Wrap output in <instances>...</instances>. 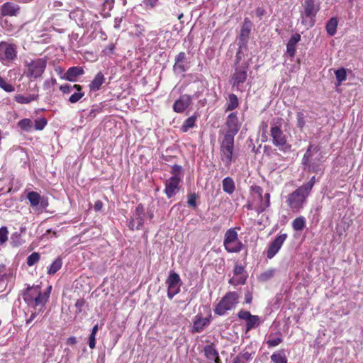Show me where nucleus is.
Instances as JSON below:
<instances>
[{
    "mask_svg": "<svg viewBox=\"0 0 363 363\" xmlns=\"http://www.w3.org/2000/svg\"><path fill=\"white\" fill-rule=\"evenodd\" d=\"M252 23L248 18H245L239 38V44L247 45Z\"/></svg>",
    "mask_w": 363,
    "mask_h": 363,
    "instance_id": "nucleus-18",
    "label": "nucleus"
},
{
    "mask_svg": "<svg viewBox=\"0 0 363 363\" xmlns=\"http://www.w3.org/2000/svg\"><path fill=\"white\" fill-rule=\"evenodd\" d=\"M17 57V47L14 44L6 42L0 43V60L3 62H11Z\"/></svg>",
    "mask_w": 363,
    "mask_h": 363,
    "instance_id": "nucleus-8",
    "label": "nucleus"
},
{
    "mask_svg": "<svg viewBox=\"0 0 363 363\" xmlns=\"http://www.w3.org/2000/svg\"><path fill=\"white\" fill-rule=\"evenodd\" d=\"M0 88L6 92H13L15 89L13 85L8 83L3 77L0 76Z\"/></svg>",
    "mask_w": 363,
    "mask_h": 363,
    "instance_id": "nucleus-41",
    "label": "nucleus"
},
{
    "mask_svg": "<svg viewBox=\"0 0 363 363\" xmlns=\"http://www.w3.org/2000/svg\"><path fill=\"white\" fill-rule=\"evenodd\" d=\"M222 183H223V189L225 192H226L228 194H232L234 192V191L235 189V186L234 181L232 178L225 177L223 180Z\"/></svg>",
    "mask_w": 363,
    "mask_h": 363,
    "instance_id": "nucleus-25",
    "label": "nucleus"
},
{
    "mask_svg": "<svg viewBox=\"0 0 363 363\" xmlns=\"http://www.w3.org/2000/svg\"><path fill=\"white\" fill-rule=\"evenodd\" d=\"M270 358L274 363H287V358L284 351L274 352Z\"/></svg>",
    "mask_w": 363,
    "mask_h": 363,
    "instance_id": "nucleus-31",
    "label": "nucleus"
},
{
    "mask_svg": "<svg viewBox=\"0 0 363 363\" xmlns=\"http://www.w3.org/2000/svg\"><path fill=\"white\" fill-rule=\"evenodd\" d=\"M239 105L238 98L234 94H230L228 96V102L225 104V111H233Z\"/></svg>",
    "mask_w": 363,
    "mask_h": 363,
    "instance_id": "nucleus-27",
    "label": "nucleus"
},
{
    "mask_svg": "<svg viewBox=\"0 0 363 363\" xmlns=\"http://www.w3.org/2000/svg\"><path fill=\"white\" fill-rule=\"evenodd\" d=\"M249 65L248 62H243L242 65H235V72L231 77L233 87L236 86L239 89L240 86L245 82Z\"/></svg>",
    "mask_w": 363,
    "mask_h": 363,
    "instance_id": "nucleus-7",
    "label": "nucleus"
},
{
    "mask_svg": "<svg viewBox=\"0 0 363 363\" xmlns=\"http://www.w3.org/2000/svg\"><path fill=\"white\" fill-rule=\"evenodd\" d=\"M247 49V45L239 44V48L236 53L235 65H242V58L244 57L243 50Z\"/></svg>",
    "mask_w": 363,
    "mask_h": 363,
    "instance_id": "nucleus-36",
    "label": "nucleus"
},
{
    "mask_svg": "<svg viewBox=\"0 0 363 363\" xmlns=\"http://www.w3.org/2000/svg\"><path fill=\"white\" fill-rule=\"evenodd\" d=\"M196 194H191L188 196L187 203L189 206L195 208L196 207Z\"/></svg>",
    "mask_w": 363,
    "mask_h": 363,
    "instance_id": "nucleus-50",
    "label": "nucleus"
},
{
    "mask_svg": "<svg viewBox=\"0 0 363 363\" xmlns=\"http://www.w3.org/2000/svg\"><path fill=\"white\" fill-rule=\"evenodd\" d=\"M4 16H16L20 11V6L13 2H6L0 8Z\"/></svg>",
    "mask_w": 363,
    "mask_h": 363,
    "instance_id": "nucleus-19",
    "label": "nucleus"
},
{
    "mask_svg": "<svg viewBox=\"0 0 363 363\" xmlns=\"http://www.w3.org/2000/svg\"><path fill=\"white\" fill-rule=\"evenodd\" d=\"M234 150V137L230 135H224L220 144V155L222 161L229 166L233 159Z\"/></svg>",
    "mask_w": 363,
    "mask_h": 363,
    "instance_id": "nucleus-5",
    "label": "nucleus"
},
{
    "mask_svg": "<svg viewBox=\"0 0 363 363\" xmlns=\"http://www.w3.org/2000/svg\"><path fill=\"white\" fill-rule=\"evenodd\" d=\"M77 311L80 313L82 308L85 307V301L84 299H78L75 303Z\"/></svg>",
    "mask_w": 363,
    "mask_h": 363,
    "instance_id": "nucleus-54",
    "label": "nucleus"
},
{
    "mask_svg": "<svg viewBox=\"0 0 363 363\" xmlns=\"http://www.w3.org/2000/svg\"><path fill=\"white\" fill-rule=\"evenodd\" d=\"M39 204L40 205V207L42 208H45L48 206V203L47 201H45V200L41 199L40 202Z\"/></svg>",
    "mask_w": 363,
    "mask_h": 363,
    "instance_id": "nucleus-64",
    "label": "nucleus"
},
{
    "mask_svg": "<svg viewBox=\"0 0 363 363\" xmlns=\"http://www.w3.org/2000/svg\"><path fill=\"white\" fill-rule=\"evenodd\" d=\"M98 325H95L92 330H91V335L89 336V346L90 348L93 349L95 347V345H96V335L98 332Z\"/></svg>",
    "mask_w": 363,
    "mask_h": 363,
    "instance_id": "nucleus-38",
    "label": "nucleus"
},
{
    "mask_svg": "<svg viewBox=\"0 0 363 363\" xmlns=\"http://www.w3.org/2000/svg\"><path fill=\"white\" fill-rule=\"evenodd\" d=\"M238 316V318H259L257 315H251L250 312L246 311H240Z\"/></svg>",
    "mask_w": 363,
    "mask_h": 363,
    "instance_id": "nucleus-55",
    "label": "nucleus"
},
{
    "mask_svg": "<svg viewBox=\"0 0 363 363\" xmlns=\"http://www.w3.org/2000/svg\"><path fill=\"white\" fill-rule=\"evenodd\" d=\"M239 295L235 291L229 292L220 301L215 308V313L223 315L228 311L235 308L238 302Z\"/></svg>",
    "mask_w": 363,
    "mask_h": 363,
    "instance_id": "nucleus-4",
    "label": "nucleus"
},
{
    "mask_svg": "<svg viewBox=\"0 0 363 363\" xmlns=\"http://www.w3.org/2000/svg\"><path fill=\"white\" fill-rule=\"evenodd\" d=\"M18 126L26 132H29L33 128V122L29 118H23L18 122Z\"/></svg>",
    "mask_w": 363,
    "mask_h": 363,
    "instance_id": "nucleus-34",
    "label": "nucleus"
},
{
    "mask_svg": "<svg viewBox=\"0 0 363 363\" xmlns=\"http://www.w3.org/2000/svg\"><path fill=\"white\" fill-rule=\"evenodd\" d=\"M270 135L272 138V143L278 147L279 150L286 151L290 148L287 143L286 137L281 128L277 125H273L270 129Z\"/></svg>",
    "mask_w": 363,
    "mask_h": 363,
    "instance_id": "nucleus-6",
    "label": "nucleus"
},
{
    "mask_svg": "<svg viewBox=\"0 0 363 363\" xmlns=\"http://www.w3.org/2000/svg\"><path fill=\"white\" fill-rule=\"evenodd\" d=\"M51 286L46 291L41 293L38 286H28L23 294V300L28 304L34 306H43L50 296Z\"/></svg>",
    "mask_w": 363,
    "mask_h": 363,
    "instance_id": "nucleus-1",
    "label": "nucleus"
},
{
    "mask_svg": "<svg viewBox=\"0 0 363 363\" xmlns=\"http://www.w3.org/2000/svg\"><path fill=\"white\" fill-rule=\"evenodd\" d=\"M9 231L6 226L0 228V246L8 240Z\"/></svg>",
    "mask_w": 363,
    "mask_h": 363,
    "instance_id": "nucleus-44",
    "label": "nucleus"
},
{
    "mask_svg": "<svg viewBox=\"0 0 363 363\" xmlns=\"http://www.w3.org/2000/svg\"><path fill=\"white\" fill-rule=\"evenodd\" d=\"M210 323V319H196L193 325L192 332L199 333L203 330V328L208 325Z\"/></svg>",
    "mask_w": 363,
    "mask_h": 363,
    "instance_id": "nucleus-26",
    "label": "nucleus"
},
{
    "mask_svg": "<svg viewBox=\"0 0 363 363\" xmlns=\"http://www.w3.org/2000/svg\"><path fill=\"white\" fill-rule=\"evenodd\" d=\"M128 226L130 228V230H134V228H135V220H134V218H133V217L129 220Z\"/></svg>",
    "mask_w": 363,
    "mask_h": 363,
    "instance_id": "nucleus-62",
    "label": "nucleus"
},
{
    "mask_svg": "<svg viewBox=\"0 0 363 363\" xmlns=\"http://www.w3.org/2000/svg\"><path fill=\"white\" fill-rule=\"evenodd\" d=\"M196 120V116H192L186 118L182 126V130L184 133L187 132L190 128L195 125Z\"/></svg>",
    "mask_w": 363,
    "mask_h": 363,
    "instance_id": "nucleus-35",
    "label": "nucleus"
},
{
    "mask_svg": "<svg viewBox=\"0 0 363 363\" xmlns=\"http://www.w3.org/2000/svg\"><path fill=\"white\" fill-rule=\"evenodd\" d=\"M297 126L299 129L302 130L305 126V116L302 112H298L296 114Z\"/></svg>",
    "mask_w": 363,
    "mask_h": 363,
    "instance_id": "nucleus-46",
    "label": "nucleus"
},
{
    "mask_svg": "<svg viewBox=\"0 0 363 363\" xmlns=\"http://www.w3.org/2000/svg\"><path fill=\"white\" fill-rule=\"evenodd\" d=\"M287 238L286 234H281L269 244L267 251V257L272 259L275 255L279 251L286 239Z\"/></svg>",
    "mask_w": 363,
    "mask_h": 363,
    "instance_id": "nucleus-12",
    "label": "nucleus"
},
{
    "mask_svg": "<svg viewBox=\"0 0 363 363\" xmlns=\"http://www.w3.org/2000/svg\"><path fill=\"white\" fill-rule=\"evenodd\" d=\"M203 351L206 357L208 360L213 361L215 363H221L218 356V352L213 345H206L204 347Z\"/></svg>",
    "mask_w": 363,
    "mask_h": 363,
    "instance_id": "nucleus-22",
    "label": "nucleus"
},
{
    "mask_svg": "<svg viewBox=\"0 0 363 363\" xmlns=\"http://www.w3.org/2000/svg\"><path fill=\"white\" fill-rule=\"evenodd\" d=\"M315 182V177L313 176L308 182L303 184L301 187H302L307 193L310 194Z\"/></svg>",
    "mask_w": 363,
    "mask_h": 363,
    "instance_id": "nucleus-47",
    "label": "nucleus"
},
{
    "mask_svg": "<svg viewBox=\"0 0 363 363\" xmlns=\"http://www.w3.org/2000/svg\"><path fill=\"white\" fill-rule=\"evenodd\" d=\"M40 255L38 252H33L27 258V264L28 266H33L36 264L40 259Z\"/></svg>",
    "mask_w": 363,
    "mask_h": 363,
    "instance_id": "nucleus-42",
    "label": "nucleus"
},
{
    "mask_svg": "<svg viewBox=\"0 0 363 363\" xmlns=\"http://www.w3.org/2000/svg\"><path fill=\"white\" fill-rule=\"evenodd\" d=\"M224 245L225 250L230 253H236L240 252L243 247L244 245L238 239L236 242H233L231 243H228Z\"/></svg>",
    "mask_w": 363,
    "mask_h": 363,
    "instance_id": "nucleus-24",
    "label": "nucleus"
},
{
    "mask_svg": "<svg viewBox=\"0 0 363 363\" xmlns=\"http://www.w3.org/2000/svg\"><path fill=\"white\" fill-rule=\"evenodd\" d=\"M62 264V259L60 257L57 258L50 265L48 273L49 274H55L61 268Z\"/></svg>",
    "mask_w": 363,
    "mask_h": 363,
    "instance_id": "nucleus-37",
    "label": "nucleus"
},
{
    "mask_svg": "<svg viewBox=\"0 0 363 363\" xmlns=\"http://www.w3.org/2000/svg\"><path fill=\"white\" fill-rule=\"evenodd\" d=\"M47 125V120L41 118L35 121V129L38 130H43Z\"/></svg>",
    "mask_w": 363,
    "mask_h": 363,
    "instance_id": "nucleus-45",
    "label": "nucleus"
},
{
    "mask_svg": "<svg viewBox=\"0 0 363 363\" xmlns=\"http://www.w3.org/2000/svg\"><path fill=\"white\" fill-rule=\"evenodd\" d=\"M166 284L168 286L167 296L172 299L180 291L181 279L179 274L174 272H170Z\"/></svg>",
    "mask_w": 363,
    "mask_h": 363,
    "instance_id": "nucleus-10",
    "label": "nucleus"
},
{
    "mask_svg": "<svg viewBox=\"0 0 363 363\" xmlns=\"http://www.w3.org/2000/svg\"><path fill=\"white\" fill-rule=\"evenodd\" d=\"M253 191L262 199V189L259 186H252Z\"/></svg>",
    "mask_w": 363,
    "mask_h": 363,
    "instance_id": "nucleus-58",
    "label": "nucleus"
},
{
    "mask_svg": "<svg viewBox=\"0 0 363 363\" xmlns=\"http://www.w3.org/2000/svg\"><path fill=\"white\" fill-rule=\"evenodd\" d=\"M252 294L248 291L245 294V302L247 303H251L252 301Z\"/></svg>",
    "mask_w": 363,
    "mask_h": 363,
    "instance_id": "nucleus-63",
    "label": "nucleus"
},
{
    "mask_svg": "<svg viewBox=\"0 0 363 363\" xmlns=\"http://www.w3.org/2000/svg\"><path fill=\"white\" fill-rule=\"evenodd\" d=\"M102 207H103V203L101 201L98 200V201H96L95 202V203H94V209H95L96 211H101Z\"/></svg>",
    "mask_w": 363,
    "mask_h": 363,
    "instance_id": "nucleus-60",
    "label": "nucleus"
},
{
    "mask_svg": "<svg viewBox=\"0 0 363 363\" xmlns=\"http://www.w3.org/2000/svg\"><path fill=\"white\" fill-rule=\"evenodd\" d=\"M60 91H62L64 94H68V93H70L73 89H72V86L69 85V84H64V85H61L60 87Z\"/></svg>",
    "mask_w": 363,
    "mask_h": 363,
    "instance_id": "nucleus-57",
    "label": "nucleus"
},
{
    "mask_svg": "<svg viewBox=\"0 0 363 363\" xmlns=\"http://www.w3.org/2000/svg\"><path fill=\"white\" fill-rule=\"evenodd\" d=\"M246 328L247 331L250 330V329L255 328L256 325H259V319H246Z\"/></svg>",
    "mask_w": 363,
    "mask_h": 363,
    "instance_id": "nucleus-51",
    "label": "nucleus"
},
{
    "mask_svg": "<svg viewBox=\"0 0 363 363\" xmlns=\"http://www.w3.org/2000/svg\"><path fill=\"white\" fill-rule=\"evenodd\" d=\"M157 0H144V4L146 6L154 7L157 4Z\"/></svg>",
    "mask_w": 363,
    "mask_h": 363,
    "instance_id": "nucleus-61",
    "label": "nucleus"
},
{
    "mask_svg": "<svg viewBox=\"0 0 363 363\" xmlns=\"http://www.w3.org/2000/svg\"><path fill=\"white\" fill-rule=\"evenodd\" d=\"M84 69L81 67H72L67 69L63 79L69 82H76L77 78L84 74Z\"/></svg>",
    "mask_w": 363,
    "mask_h": 363,
    "instance_id": "nucleus-20",
    "label": "nucleus"
},
{
    "mask_svg": "<svg viewBox=\"0 0 363 363\" xmlns=\"http://www.w3.org/2000/svg\"><path fill=\"white\" fill-rule=\"evenodd\" d=\"M181 172H182V167L177 164H174L172 167L171 173L173 174V176H181Z\"/></svg>",
    "mask_w": 363,
    "mask_h": 363,
    "instance_id": "nucleus-56",
    "label": "nucleus"
},
{
    "mask_svg": "<svg viewBox=\"0 0 363 363\" xmlns=\"http://www.w3.org/2000/svg\"><path fill=\"white\" fill-rule=\"evenodd\" d=\"M286 52L289 57H294L296 54V45L287 43Z\"/></svg>",
    "mask_w": 363,
    "mask_h": 363,
    "instance_id": "nucleus-53",
    "label": "nucleus"
},
{
    "mask_svg": "<svg viewBox=\"0 0 363 363\" xmlns=\"http://www.w3.org/2000/svg\"><path fill=\"white\" fill-rule=\"evenodd\" d=\"M282 342V339L280 337H269L267 341V344L269 347H276Z\"/></svg>",
    "mask_w": 363,
    "mask_h": 363,
    "instance_id": "nucleus-48",
    "label": "nucleus"
},
{
    "mask_svg": "<svg viewBox=\"0 0 363 363\" xmlns=\"http://www.w3.org/2000/svg\"><path fill=\"white\" fill-rule=\"evenodd\" d=\"M144 208L141 204H140L136 207L133 215V218H134L135 223H137V230H140L144 224Z\"/></svg>",
    "mask_w": 363,
    "mask_h": 363,
    "instance_id": "nucleus-21",
    "label": "nucleus"
},
{
    "mask_svg": "<svg viewBox=\"0 0 363 363\" xmlns=\"http://www.w3.org/2000/svg\"><path fill=\"white\" fill-rule=\"evenodd\" d=\"M255 13H256V15L259 18H261L262 16L265 13V11L264 9L261 8V7H258L257 8L256 11H255Z\"/></svg>",
    "mask_w": 363,
    "mask_h": 363,
    "instance_id": "nucleus-59",
    "label": "nucleus"
},
{
    "mask_svg": "<svg viewBox=\"0 0 363 363\" xmlns=\"http://www.w3.org/2000/svg\"><path fill=\"white\" fill-rule=\"evenodd\" d=\"M335 74L339 84L343 81L346 80L347 74L344 68L337 69L335 72Z\"/></svg>",
    "mask_w": 363,
    "mask_h": 363,
    "instance_id": "nucleus-43",
    "label": "nucleus"
},
{
    "mask_svg": "<svg viewBox=\"0 0 363 363\" xmlns=\"http://www.w3.org/2000/svg\"><path fill=\"white\" fill-rule=\"evenodd\" d=\"M189 69L186 55L184 52H179L176 58L173 69L175 72L183 73Z\"/></svg>",
    "mask_w": 363,
    "mask_h": 363,
    "instance_id": "nucleus-16",
    "label": "nucleus"
},
{
    "mask_svg": "<svg viewBox=\"0 0 363 363\" xmlns=\"http://www.w3.org/2000/svg\"><path fill=\"white\" fill-rule=\"evenodd\" d=\"M38 96L30 94L27 96L21 94H17L15 96V101L19 104H28L37 99Z\"/></svg>",
    "mask_w": 363,
    "mask_h": 363,
    "instance_id": "nucleus-33",
    "label": "nucleus"
},
{
    "mask_svg": "<svg viewBox=\"0 0 363 363\" xmlns=\"http://www.w3.org/2000/svg\"><path fill=\"white\" fill-rule=\"evenodd\" d=\"M27 199L30 201L31 206L35 207L39 205L41 196L35 191H30L28 194Z\"/></svg>",
    "mask_w": 363,
    "mask_h": 363,
    "instance_id": "nucleus-32",
    "label": "nucleus"
},
{
    "mask_svg": "<svg viewBox=\"0 0 363 363\" xmlns=\"http://www.w3.org/2000/svg\"><path fill=\"white\" fill-rule=\"evenodd\" d=\"M309 194L302 187H298L288 195L286 203L293 212H298L303 207Z\"/></svg>",
    "mask_w": 363,
    "mask_h": 363,
    "instance_id": "nucleus-3",
    "label": "nucleus"
},
{
    "mask_svg": "<svg viewBox=\"0 0 363 363\" xmlns=\"http://www.w3.org/2000/svg\"><path fill=\"white\" fill-rule=\"evenodd\" d=\"M302 8L303 11L301 16L303 19L304 17L313 18L320 9L319 5L315 3V0H305L302 4Z\"/></svg>",
    "mask_w": 363,
    "mask_h": 363,
    "instance_id": "nucleus-11",
    "label": "nucleus"
},
{
    "mask_svg": "<svg viewBox=\"0 0 363 363\" xmlns=\"http://www.w3.org/2000/svg\"><path fill=\"white\" fill-rule=\"evenodd\" d=\"M84 95V92H75L70 96L69 101L72 104L76 103L79 101Z\"/></svg>",
    "mask_w": 363,
    "mask_h": 363,
    "instance_id": "nucleus-49",
    "label": "nucleus"
},
{
    "mask_svg": "<svg viewBox=\"0 0 363 363\" xmlns=\"http://www.w3.org/2000/svg\"><path fill=\"white\" fill-rule=\"evenodd\" d=\"M238 233L233 228H230L228 230L224 236L223 245L228 243H231L233 242H236L238 240Z\"/></svg>",
    "mask_w": 363,
    "mask_h": 363,
    "instance_id": "nucleus-29",
    "label": "nucleus"
},
{
    "mask_svg": "<svg viewBox=\"0 0 363 363\" xmlns=\"http://www.w3.org/2000/svg\"><path fill=\"white\" fill-rule=\"evenodd\" d=\"M264 202H262L257 209L259 213L264 211L270 205V194L269 193L264 194Z\"/></svg>",
    "mask_w": 363,
    "mask_h": 363,
    "instance_id": "nucleus-40",
    "label": "nucleus"
},
{
    "mask_svg": "<svg viewBox=\"0 0 363 363\" xmlns=\"http://www.w3.org/2000/svg\"><path fill=\"white\" fill-rule=\"evenodd\" d=\"M181 182V176H172L166 181L164 191L169 199L172 198L179 191Z\"/></svg>",
    "mask_w": 363,
    "mask_h": 363,
    "instance_id": "nucleus-13",
    "label": "nucleus"
},
{
    "mask_svg": "<svg viewBox=\"0 0 363 363\" xmlns=\"http://www.w3.org/2000/svg\"><path fill=\"white\" fill-rule=\"evenodd\" d=\"M337 20L336 18H331L326 23V30L330 36H333L337 31Z\"/></svg>",
    "mask_w": 363,
    "mask_h": 363,
    "instance_id": "nucleus-28",
    "label": "nucleus"
},
{
    "mask_svg": "<svg viewBox=\"0 0 363 363\" xmlns=\"http://www.w3.org/2000/svg\"><path fill=\"white\" fill-rule=\"evenodd\" d=\"M191 97L188 94L182 95L174 104L173 109L177 113L184 112L191 104Z\"/></svg>",
    "mask_w": 363,
    "mask_h": 363,
    "instance_id": "nucleus-17",
    "label": "nucleus"
},
{
    "mask_svg": "<svg viewBox=\"0 0 363 363\" xmlns=\"http://www.w3.org/2000/svg\"><path fill=\"white\" fill-rule=\"evenodd\" d=\"M25 63L24 74L28 78L37 79L42 76L47 66L45 58H36L26 60Z\"/></svg>",
    "mask_w": 363,
    "mask_h": 363,
    "instance_id": "nucleus-2",
    "label": "nucleus"
},
{
    "mask_svg": "<svg viewBox=\"0 0 363 363\" xmlns=\"http://www.w3.org/2000/svg\"><path fill=\"white\" fill-rule=\"evenodd\" d=\"M104 82L105 78L104 74L101 72H98L89 85L90 91H96L99 90Z\"/></svg>",
    "mask_w": 363,
    "mask_h": 363,
    "instance_id": "nucleus-23",
    "label": "nucleus"
},
{
    "mask_svg": "<svg viewBox=\"0 0 363 363\" xmlns=\"http://www.w3.org/2000/svg\"><path fill=\"white\" fill-rule=\"evenodd\" d=\"M233 273L235 277L229 280L230 284L237 286L245 283L247 275L245 274V267L243 266L236 264L234 267Z\"/></svg>",
    "mask_w": 363,
    "mask_h": 363,
    "instance_id": "nucleus-15",
    "label": "nucleus"
},
{
    "mask_svg": "<svg viewBox=\"0 0 363 363\" xmlns=\"http://www.w3.org/2000/svg\"><path fill=\"white\" fill-rule=\"evenodd\" d=\"M306 218L303 216H299L293 220L292 228L296 231H301L306 227Z\"/></svg>",
    "mask_w": 363,
    "mask_h": 363,
    "instance_id": "nucleus-30",
    "label": "nucleus"
},
{
    "mask_svg": "<svg viewBox=\"0 0 363 363\" xmlns=\"http://www.w3.org/2000/svg\"><path fill=\"white\" fill-rule=\"evenodd\" d=\"M320 148L318 146L310 145L302 159V164L305 166L309 172H317L319 170V165L312 162V157L318 151Z\"/></svg>",
    "mask_w": 363,
    "mask_h": 363,
    "instance_id": "nucleus-9",
    "label": "nucleus"
},
{
    "mask_svg": "<svg viewBox=\"0 0 363 363\" xmlns=\"http://www.w3.org/2000/svg\"><path fill=\"white\" fill-rule=\"evenodd\" d=\"M275 274L274 269H269L263 273H262L259 277V280L261 281H266L270 279H272Z\"/></svg>",
    "mask_w": 363,
    "mask_h": 363,
    "instance_id": "nucleus-39",
    "label": "nucleus"
},
{
    "mask_svg": "<svg viewBox=\"0 0 363 363\" xmlns=\"http://www.w3.org/2000/svg\"><path fill=\"white\" fill-rule=\"evenodd\" d=\"M225 125L228 128V130L225 132V135H230L232 137H235L240 128V123L238 121L236 113L233 112L228 115Z\"/></svg>",
    "mask_w": 363,
    "mask_h": 363,
    "instance_id": "nucleus-14",
    "label": "nucleus"
},
{
    "mask_svg": "<svg viewBox=\"0 0 363 363\" xmlns=\"http://www.w3.org/2000/svg\"><path fill=\"white\" fill-rule=\"evenodd\" d=\"M301 40V35L298 33L294 34L289 40L288 43L294 45H296L297 43Z\"/></svg>",
    "mask_w": 363,
    "mask_h": 363,
    "instance_id": "nucleus-52",
    "label": "nucleus"
}]
</instances>
